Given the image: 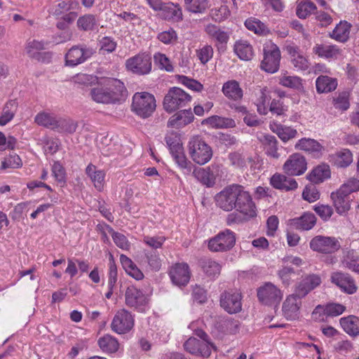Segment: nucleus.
Returning a JSON list of instances; mask_svg holds the SVG:
<instances>
[{
	"label": "nucleus",
	"mask_w": 359,
	"mask_h": 359,
	"mask_svg": "<svg viewBox=\"0 0 359 359\" xmlns=\"http://www.w3.org/2000/svg\"><path fill=\"white\" fill-rule=\"evenodd\" d=\"M205 123L214 128H233L236 126L235 121L232 118L212 116L205 120Z\"/></svg>",
	"instance_id": "nucleus-47"
},
{
	"label": "nucleus",
	"mask_w": 359,
	"mask_h": 359,
	"mask_svg": "<svg viewBox=\"0 0 359 359\" xmlns=\"http://www.w3.org/2000/svg\"><path fill=\"white\" fill-rule=\"evenodd\" d=\"M300 271L301 270L295 272L292 267L285 266L278 271V276L284 285L289 286L293 280L292 277L295 274L299 275Z\"/></svg>",
	"instance_id": "nucleus-53"
},
{
	"label": "nucleus",
	"mask_w": 359,
	"mask_h": 359,
	"mask_svg": "<svg viewBox=\"0 0 359 359\" xmlns=\"http://www.w3.org/2000/svg\"><path fill=\"white\" fill-rule=\"evenodd\" d=\"M171 154L175 163L180 168L187 169L189 172L191 171V163L186 158L182 147L180 149L175 150Z\"/></svg>",
	"instance_id": "nucleus-52"
},
{
	"label": "nucleus",
	"mask_w": 359,
	"mask_h": 359,
	"mask_svg": "<svg viewBox=\"0 0 359 359\" xmlns=\"http://www.w3.org/2000/svg\"><path fill=\"white\" fill-rule=\"evenodd\" d=\"M237 185H229L216 194L215 201L219 208L224 211H231L234 209Z\"/></svg>",
	"instance_id": "nucleus-16"
},
{
	"label": "nucleus",
	"mask_w": 359,
	"mask_h": 359,
	"mask_svg": "<svg viewBox=\"0 0 359 359\" xmlns=\"http://www.w3.org/2000/svg\"><path fill=\"white\" fill-rule=\"evenodd\" d=\"M57 118L53 114L41 112L35 116L34 121L39 126L55 130Z\"/></svg>",
	"instance_id": "nucleus-43"
},
{
	"label": "nucleus",
	"mask_w": 359,
	"mask_h": 359,
	"mask_svg": "<svg viewBox=\"0 0 359 359\" xmlns=\"http://www.w3.org/2000/svg\"><path fill=\"white\" fill-rule=\"evenodd\" d=\"M17 110V102L15 100L8 101L4 106L0 116V126H5L11 121Z\"/></svg>",
	"instance_id": "nucleus-48"
},
{
	"label": "nucleus",
	"mask_w": 359,
	"mask_h": 359,
	"mask_svg": "<svg viewBox=\"0 0 359 359\" xmlns=\"http://www.w3.org/2000/svg\"><path fill=\"white\" fill-rule=\"evenodd\" d=\"M235 243L234 233L226 229L209 240L208 249L212 252H226L234 246Z\"/></svg>",
	"instance_id": "nucleus-9"
},
{
	"label": "nucleus",
	"mask_w": 359,
	"mask_h": 359,
	"mask_svg": "<svg viewBox=\"0 0 359 359\" xmlns=\"http://www.w3.org/2000/svg\"><path fill=\"white\" fill-rule=\"evenodd\" d=\"M316 223V217L311 212H306L299 217L292 220V224L297 229L302 230H310Z\"/></svg>",
	"instance_id": "nucleus-34"
},
{
	"label": "nucleus",
	"mask_w": 359,
	"mask_h": 359,
	"mask_svg": "<svg viewBox=\"0 0 359 359\" xmlns=\"http://www.w3.org/2000/svg\"><path fill=\"white\" fill-rule=\"evenodd\" d=\"M270 129L283 142H287L294 138L297 134V131L295 129L276 123H271Z\"/></svg>",
	"instance_id": "nucleus-36"
},
{
	"label": "nucleus",
	"mask_w": 359,
	"mask_h": 359,
	"mask_svg": "<svg viewBox=\"0 0 359 359\" xmlns=\"http://www.w3.org/2000/svg\"><path fill=\"white\" fill-rule=\"evenodd\" d=\"M287 182L286 181V176L281 174H274L270 180V183L272 185V187L275 189H280V190H284L286 191H290V190H294L297 188V182L296 180H291L290 182V187H286L283 184L284 182Z\"/></svg>",
	"instance_id": "nucleus-42"
},
{
	"label": "nucleus",
	"mask_w": 359,
	"mask_h": 359,
	"mask_svg": "<svg viewBox=\"0 0 359 359\" xmlns=\"http://www.w3.org/2000/svg\"><path fill=\"white\" fill-rule=\"evenodd\" d=\"M336 212L343 215L348 212L351 208V196L343 189H339L337 191L332 192L330 196Z\"/></svg>",
	"instance_id": "nucleus-23"
},
{
	"label": "nucleus",
	"mask_w": 359,
	"mask_h": 359,
	"mask_svg": "<svg viewBox=\"0 0 359 359\" xmlns=\"http://www.w3.org/2000/svg\"><path fill=\"white\" fill-rule=\"evenodd\" d=\"M76 25L78 28L82 31H93L97 25V20L95 15L87 14L80 17L77 20Z\"/></svg>",
	"instance_id": "nucleus-45"
},
{
	"label": "nucleus",
	"mask_w": 359,
	"mask_h": 359,
	"mask_svg": "<svg viewBox=\"0 0 359 359\" xmlns=\"http://www.w3.org/2000/svg\"><path fill=\"white\" fill-rule=\"evenodd\" d=\"M306 161L304 156L294 154L288 158L283 165L285 173L290 176L301 175L306 170Z\"/></svg>",
	"instance_id": "nucleus-18"
},
{
	"label": "nucleus",
	"mask_w": 359,
	"mask_h": 359,
	"mask_svg": "<svg viewBox=\"0 0 359 359\" xmlns=\"http://www.w3.org/2000/svg\"><path fill=\"white\" fill-rule=\"evenodd\" d=\"M178 80L180 83L194 91L201 92L203 88V86L200 82L186 76H179Z\"/></svg>",
	"instance_id": "nucleus-58"
},
{
	"label": "nucleus",
	"mask_w": 359,
	"mask_h": 359,
	"mask_svg": "<svg viewBox=\"0 0 359 359\" xmlns=\"http://www.w3.org/2000/svg\"><path fill=\"white\" fill-rule=\"evenodd\" d=\"M257 297L265 305H277L283 298V292L275 285L267 283L258 289Z\"/></svg>",
	"instance_id": "nucleus-15"
},
{
	"label": "nucleus",
	"mask_w": 359,
	"mask_h": 359,
	"mask_svg": "<svg viewBox=\"0 0 359 359\" xmlns=\"http://www.w3.org/2000/svg\"><path fill=\"white\" fill-rule=\"evenodd\" d=\"M351 23L346 20H341L338 23L332 32L329 33V36L337 41L345 43L349 39Z\"/></svg>",
	"instance_id": "nucleus-28"
},
{
	"label": "nucleus",
	"mask_w": 359,
	"mask_h": 359,
	"mask_svg": "<svg viewBox=\"0 0 359 359\" xmlns=\"http://www.w3.org/2000/svg\"><path fill=\"white\" fill-rule=\"evenodd\" d=\"M144 261L148 264L151 269L158 271L161 266V259L157 251L144 250Z\"/></svg>",
	"instance_id": "nucleus-49"
},
{
	"label": "nucleus",
	"mask_w": 359,
	"mask_h": 359,
	"mask_svg": "<svg viewBox=\"0 0 359 359\" xmlns=\"http://www.w3.org/2000/svg\"><path fill=\"white\" fill-rule=\"evenodd\" d=\"M126 304L130 307H134L139 311H143L148 302L146 295L133 285L128 287L126 294Z\"/></svg>",
	"instance_id": "nucleus-20"
},
{
	"label": "nucleus",
	"mask_w": 359,
	"mask_h": 359,
	"mask_svg": "<svg viewBox=\"0 0 359 359\" xmlns=\"http://www.w3.org/2000/svg\"><path fill=\"white\" fill-rule=\"evenodd\" d=\"M234 209L246 217L251 219L257 216V207L252 201V198L245 188L241 185H237Z\"/></svg>",
	"instance_id": "nucleus-4"
},
{
	"label": "nucleus",
	"mask_w": 359,
	"mask_h": 359,
	"mask_svg": "<svg viewBox=\"0 0 359 359\" xmlns=\"http://www.w3.org/2000/svg\"><path fill=\"white\" fill-rule=\"evenodd\" d=\"M280 83L285 87L294 89H299L302 87V79L298 76H283L280 79Z\"/></svg>",
	"instance_id": "nucleus-60"
},
{
	"label": "nucleus",
	"mask_w": 359,
	"mask_h": 359,
	"mask_svg": "<svg viewBox=\"0 0 359 359\" xmlns=\"http://www.w3.org/2000/svg\"><path fill=\"white\" fill-rule=\"evenodd\" d=\"M322 283V278L319 274L310 273L302 276L294 286L293 291L305 298L311 291L317 288Z\"/></svg>",
	"instance_id": "nucleus-8"
},
{
	"label": "nucleus",
	"mask_w": 359,
	"mask_h": 359,
	"mask_svg": "<svg viewBox=\"0 0 359 359\" xmlns=\"http://www.w3.org/2000/svg\"><path fill=\"white\" fill-rule=\"evenodd\" d=\"M169 275L173 284L177 286L187 285L190 280V271L189 265L186 263H177L172 266Z\"/></svg>",
	"instance_id": "nucleus-22"
},
{
	"label": "nucleus",
	"mask_w": 359,
	"mask_h": 359,
	"mask_svg": "<svg viewBox=\"0 0 359 359\" xmlns=\"http://www.w3.org/2000/svg\"><path fill=\"white\" fill-rule=\"evenodd\" d=\"M342 264L346 268L359 273V256L354 250H350L346 252Z\"/></svg>",
	"instance_id": "nucleus-44"
},
{
	"label": "nucleus",
	"mask_w": 359,
	"mask_h": 359,
	"mask_svg": "<svg viewBox=\"0 0 359 359\" xmlns=\"http://www.w3.org/2000/svg\"><path fill=\"white\" fill-rule=\"evenodd\" d=\"M45 48L43 41L36 40L29 41L26 46V52L31 57H35L38 51Z\"/></svg>",
	"instance_id": "nucleus-59"
},
{
	"label": "nucleus",
	"mask_w": 359,
	"mask_h": 359,
	"mask_svg": "<svg viewBox=\"0 0 359 359\" xmlns=\"http://www.w3.org/2000/svg\"><path fill=\"white\" fill-rule=\"evenodd\" d=\"M309 246L312 250L319 253L332 254L340 249L341 244L335 237L316 236L311 240Z\"/></svg>",
	"instance_id": "nucleus-7"
},
{
	"label": "nucleus",
	"mask_w": 359,
	"mask_h": 359,
	"mask_svg": "<svg viewBox=\"0 0 359 359\" xmlns=\"http://www.w3.org/2000/svg\"><path fill=\"white\" fill-rule=\"evenodd\" d=\"M156 100L153 95L147 93H136L133 97L132 109L139 116L147 118L156 109Z\"/></svg>",
	"instance_id": "nucleus-5"
},
{
	"label": "nucleus",
	"mask_w": 359,
	"mask_h": 359,
	"mask_svg": "<svg viewBox=\"0 0 359 359\" xmlns=\"http://www.w3.org/2000/svg\"><path fill=\"white\" fill-rule=\"evenodd\" d=\"M303 297L293 292L287 295L283 302L282 312L284 317L289 320H294L299 318L302 306Z\"/></svg>",
	"instance_id": "nucleus-12"
},
{
	"label": "nucleus",
	"mask_w": 359,
	"mask_h": 359,
	"mask_svg": "<svg viewBox=\"0 0 359 359\" xmlns=\"http://www.w3.org/2000/svg\"><path fill=\"white\" fill-rule=\"evenodd\" d=\"M235 53L242 60L248 61L253 57V49L252 46L246 41H236L234 48Z\"/></svg>",
	"instance_id": "nucleus-37"
},
{
	"label": "nucleus",
	"mask_w": 359,
	"mask_h": 359,
	"mask_svg": "<svg viewBox=\"0 0 359 359\" xmlns=\"http://www.w3.org/2000/svg\"><path fill=\"white\" fill-rule=\"evenodd\" d=\"M126 92L123 83L120 80L107 78L90 91L92 99L97 103L110 104L119 101Z\"/></svg>",
	"instance_id": "nucleus-1"
},
{
	"label": "nucleus",
	"mask_w": 359,
	"mask_h": 359,
	"mask_svg": "<svg viewBox=\"0 0 359 359\" xmlns=\"http://www.w3.org/2000/svg\"><path fill=\"white\" fill-rule=\"evenodd\" d=\"M194 119V116L191 109L180 110L169 118L168 127L180 128L191 123Z\"/></svg>",
	"instance_id": "nucleus-25"
},
{
	"label": "nucleus",
	"mask_w": 359,
	"mask_h": 359,
	"mask_svg": "<svg viewBox=\"0 0 359 359\" xmlns=\"http://www.w3.org/2000/svg\"><path fill=\"white\" fill-rule=\"evenodd\" d=\"M316 8L314 3L308 1L297 6V15L299 18L305 19L311 11Z\"/></svg>",
	"instance_id": "nucleus-62"
},
{
	"label": "nucleus",
	"mask_w": 359,
	"mask_h": 359,
	"mask_svg": "<svg viewBox=\"0 0 359 359\" xmlns=\"http://www.w3.org/2000/svg\"><path fill=\"white\" fill-rule=\"evenodd\" d=\"M261 141L266 150L267 155L275 158H278V141L276 137L271 135H264Z\"/></svg>",
	"instance_id": "nucleus-46"
},
{
	"label": "nucleus",
	"mask_w": 359,
	"mask_h": 359,
	"mask_svg": "<svg viewBox=\"0 0 359 359\" xmlns=\"http://www.w3.org/2000/svg\"><path fill=\"white\" fill-rule=\"evenodd\" d=\"M95 53L92 48L74 46L65 55L66 65L75 67L84 62Z\"/></svg>",
	"instance_id": "nucleus-14"
},
{
	"label": "nucleus",
	"mask_w": 359,
	"mask_h": 359,
	"mask_svg": "<svg viewBox=\"0 0 359 359\" xmlns=\"http://www.w3.org/2000/svg\"><path fill=\"white\" fill-rule=\"evenodd\" d=\"M165 241L164 236H145L143 238V242L147 246L151 248V250L156 251L157 249L161 248L163 243Z\"/></svg>",
	"instance_id": "nucleus-56"
},
{
	"label": "nucleus",
	"mask_w": 359,
	"mask_h": 359,
	"mask_svg": "<svg viewBox=\"0 0 359 359\" xmlns=\"http://www.w3.org/2000/svg\"><path fill=\"white\" fill-rule=\"evenodd\" d=\"M295 147L300 150H304L317 158L320 157L324 151L323 146L318 141L311 138H302L299 140L296 144Z\"/></svg>",
	"instance_id": "nucleus-26"
},
{
	"label": "nucleus",
	"mask_w": 359,
	"mask_h": 359,
	"mask_svg": "<svg viewBox=\"0 0 359 359\" xmlns=\"http://www.w3.org/2000/svg\"><path fill=\"white\" fill-rule=\"evenodd\" d=\"M22 165V161L18 155H9L1 162V168H18Z\"/></svg>",
	"instance_id": "nucleus-57"
},
{
	"label": "nucleus",
	"mask_w": 359,
	"mask_h": 359,
	"mask_svg": "<svg viewBox=\"0 0 359 359\" xmlns=\"http://www.w3.org/2000/svg\"><path fill=\"white\" fill-rule=\"evenodd\" d=\"M330 280L345 293L352 294L358 290L355 280L348 273L341 271L334 272L331 275Z\"/></svg>",
	"instance_id": "nucleus-21"
},
{
	"label": "nucleus",
	"mask_w": 359,
	"mask_h": 359,
	"mask_svg": "<svg viewBox=\"0 0 359 359\" xmlns=\"http://www.w3.org/2000/svg\"><path fill=\"white\" fill-rule=\"evenodd\" d=\"M333 104L334 107L339 110H347L350 107V104L346 94L344 93L339 94L337 97L334 98Z\"/></svg>",
	"instance_id": "nucleus-64"
},
{
	"label": "nucleus",
	"mask_w": 359,
	"mask_h": 359,
	"mask_svg": "<svg viewBox=\"0 0 359 359\" xmlns=\"http://www.w3.org/2000/svg\"><path fill=\"white\" fill-rule=\"evenodd\" d=\"M191 100V96L180 88L173 87L169 89L163 102V109L172 113L186 107Z\"/></svg>",
	"instance_id": "nucleus-3"
},
{
	"label": "nucleus",
	"mask_w": 359,
	"mask_h": 359,
	"mask_svg": "<svg viewBox=\"0 0 359 359\" xmlns=\"http://www.w3.org/2000/svg\"><path fill=\"white\" fill-rule=\"evenodd\" d=\"M340 325L344 332L351 337L359 335V318L355 316H348L341 318Z\"/></svg>",
	"instance_id": "nucleus-30"
},
{
	"label": "nucleus",
	"mask_w": 359,
	"mask_h": 359,
	"mask_svg": "<svg viewBox=\"0 0 359 359\" xmlns=\"http://www.w3.org/2000/svg\"><path fill=\"white\" fill-rule=\"evenodd\" d=\"M303 198L309 202H314L320 197V194L313 184L306 186L302 193Z\"/></svg>",
	"instance_id": "nucleus-61"
},
{
	"label": "nucleus",
	"mask_w": 359,
	"mask_h": 359,
	"mask_svg": "<svg viewBox=\"0 0 359 359\" xmlns=\"http://www.w3.org/2000/svg\"><path fill=\"white\" fill-rule=\"evenodd\" d=\"M241 294L236 292H224L220 297V306L229 313H236L241 311Z\"/></svg>",
	"instance_id": "nucleus-19"
},
{
	"label": "nucleus",
	"mask_w": 359,
	"mask_h": 359,
	"mask_svg": "<svg viewBox=\"0 0 359 359\" xmlns=\"http://www.w3.org/2000/svg\"><path fill=\"white\" fill-rule=\"evenodd\" d=\"M219 173L220 168L217 164H211L206 168H195L193 172V175L197 180L207 187H212L215 185L216 178Z\"/></svg>",
	"instance_id": "nucleus-17"
},
{
	"label": "nucleus",
	"mask_w": 359,
	"mask_h": 359,
	"mask_svg": "<svg viewBox=\"0 0 359 359\" xmlns=\"http://www.w3.org/2000/svg\"><path fill=\"white\" fill-rule=\"evenodd\" d=\"M199 266L205 275L210 278H215L219 276L222 268L219 263L210 258L201 259Z\"/></svg>",
	"instance_id": "nucleus-33"
},
{
	"label": "nucleus",
	"mask_w": 359,
	"mask_h": 359,
	"mask_svg": "<svg viewBox=\"0 0 359 359\" xmlns=\"http://www.w3.org/2000/svg\"><path fill=\"white\" fill-rule=\"evenodd\" d=\"M187 11L194 13H204L208 8V0H184Z\"/></svg>",
	"instance_id": "nucleus-50"
},
{
	"label": "nucleus",
	"mask_w": 359,
	"mask_h": 359,
	"mask_svg": "<svg viewBox=\"0 0 359 359\" xmlns=\"http://www.w3.org/2000/svg\"><path fill=\"white\" fill-rule=\"evenodd\" d=\"M331 172L328 165L321 164L314 168L307 175V179L314 184H319L330 177Z\"/></svg>",
	"instance_id": "nucleus-29"
},
{
	"label": "nucleus",
	"mask_w": 359,
	"mask_h": 359,
	"mask_svg": "<svg viewBox=\"0 0 359 359\" xmlns=\"http://www.w3.org/2000/svg\"><path fill=\"white\" fill-rule=\"evenodd\" d=\"M280 51L274 43H269L264 47V59L261 62V68L268 73L276 72L280 66Z\"/></svg>",
	"instance_id": "nucleus-6"
},
{
	"label": "nucleus",
	"mask_w": 359,
	"mask_h": 359,
	"mask_svg": "<svg viewBox=\"0 0 359 359\" xmlns=\"http://www.w3.org/2000/svg\"><path fill=\"white\" fill-rule=\"evenodd\" d=\"M78 128V122L69 118L58 117L55 130L58 133L73 134Z\"/></svg>",
	"instance_id": "nucleus-39"
},
{
	"label": "nucleus",
	"mask_w": 359,
	"mask_h": 359,
	"mask_svg": "<svg viewBox=\"0 0 359 359\" xmlns=\"http://www.w3.org/2000/svg\"><path fill=\"white\" fill-rule=\"evenodd\" d=\"M205 32L210 37L221 44H226L229 39L227 32L221 30L217 26L208 24L205 28Z\"/></svg>",
	"instance_id": "nucleus-40"
},
{
	"label": "nucleus",
	"mask_w": 359,
	"mask_h": 359,
	"mask_svg": "<svg viewBox=\"0 0 359 359\" xmlns=\"http://www.w3.org/2000/svg\"><path fill=\"white\" fill-rule=\"evenodd\" d=\"M231 164L238 168H243L246 166V161L245 156L239 151H234L229 153L228 156Z\"/></svg>",
	"instance_id": "nucleus-63"
},
{
	"label": "nucleus",
	"mask_w": 359,
	"mask_h": 359,
	"mask_svg": "<svg viewBox=\"0 0 359 359\" xmlns=\"http://www.w3.org/2000/svg\"><path fill=\"white\" fill-rule=\"evenodd\" d=\"M133 326V317L126 309L118 311L111 323V330L118 334L128 333L132 330Z\"/></svg>",
	"instance_id": "nucleus-13"
},
{
	"label": "nucleus",
	"mask_w": 359,
	"mask_h": 359,
	"mask_svg": "<svg viewBox=\"0 0 359 359\" xmlns=\"http://www.w3.org/2000/svg\"><path fill=\"white\" fill-rule=\"evenodd\" d=\"M160 8L157 11H161L160 15L165 20L178 22L182 20V11L178 5L172 3H163L160 5Z\"/></svg>",
	"instance_id": "nucleus-24"
},
{
	"label": "nucleus",
	"mask_w": 359,
	"mask_h": 359,
	"mask_svg": "<svg viewBox=\"0 0 359 359\" xmlns=\"http://www.w3.org/2000/svg\"><path fill=\"white\" fill-rule=\"evenodd\" d=\"M100 51L103 53H113L117 46L116 41L111 36H104L98 41Z\"/></svg>",
	"instance_id": "nucleus-54"
},
{
	"label": "nucleus",
	"mask_w": 359,
	"mask_h": 359,
	"mask_svg": "<svg viewBox=\"0 0 359 359\" xmlns=\"http://www.w3.org/2000/svg\"><path fill=\"white\" fill-rule=\"evenodd\" d=\"M183 346L188 353L203 358H208L212 349L216 350V346L211 341H201L193 337H189Z\"/></svg>",
	"instance_id": "nucleus-11"
},
{
	"label": "nucleus",
	"mask_w": 359,
	"mask_h": 359,
	"mask_svg": "<svg viewBox=\"0 0 359 359\" xmlns=\"http://www.w3.org/2000/svg\"><path fill=\"white\" fill-rule=\"evenodd\" d=\"M128 71L137 75L148 74L151 71V57L147 53H139L126 61Z\"/></svg>",
	"instance_id": "nucleus-10"
},
{
	"label": "nucleus",
	"mask_w": 359,
	"mask_h": 359,
	"mask_svg": "<svg viewBox=\"0 0 359 359\" xmlns=\"http://www.w3.org/2000/svg\"><path fill=\"white\" fill-rule=\"evenodd\" d=\"M316 90L318 93H326L334 90L337 87V81L327 76H320L316 81Z\"/></svg>",
	"instance_id": "nucleus-35"
},
{
	"label": "nucleus",
	"mask_w": 359,
	"mask_h": 359,
	"mask_svg": "<svg viewBox=\"0 0 359 359\" xmlns=\"http://www.w3.org/2000/svg\"><path fill=\"white\" fill-rule=\"evenodd\" d=\"M86 173L90 178L94 187L99 191H102L104 184V172L101 170H97L95 165L89 164L86 169Z\"/></svg>",
	"instance_id": "nucleus-31"
},
{
	"label": "nucleus",
	"mask_w": 359,
	"mask_h": 359,
	"mask_svg": "<svg viewBox=\"0 0 359 359\" xmlns=\"http://www.w3.org/2000/svg\"><path fill=\"white\" fill-rule=\"evenodd\" d=\"M248 29L253 31L255 34L266 35L269 33L268 27L259 20L248 19L245 22Z\"/></svg>",
	"instance_id": "nucleus-51"
},
{
	"label": "nucleus",
	"mask_w": 359,
	"mask_h": 359,
	"mask_svg": "<svg viewBox=\"0 0 359 359\" xmlns=\"http://www.w3.org/2000/svg\"><path fill=\"white\" fill-rule=\"evenodd\" d=\"M334 165L337 168H346L353 161V156L349 149H343L332 156Z\"/></svg>",
	"instance_id": "nucleus-38"
},
{
	"label": "nucleus",
	"mask_w": 359,
	"mask_h": 359,
	"mask_svg": "<svg viewBox=\"0 0 359 359\" xmlns=\"http://www.w3.org/2000/svg\"><path fill=\"white\" fill-rule=\"evenodd\" d=\"M222 92L229 99L235 101L243 97V90L241 88L238 82L235 80L224 83L222 86Z\"/></svg>",
	"instance_id": "nucleus-32"
},
{
	"label": "nucleus",
	"mask_w": 359,
	"mask_h": 359,
	"mask_svg": "<svg viewBox=\"0 0 359 359\" xmlns=\"http://www.w3.org/2000/svg\"><path fill=\"white\" fill-rule=\"evenodd\" d=\"M187 150L191 160L201 165L208 163L213 155L212 147L199 135L190 138Z\"/></svg>",
	"instance_id": "nucleus-2"
},
{
	"label": "nucleus",
	"mask_w": 359,
	"mask_h": 359,
	"mask_svg": "<svg viewBox=\"0 0 359 359\" xmlns=\"http://www.w3.org/2000/svg\"><path fill=\"white\" fill-rule=\"evenodd\" d=\"M98 345L104 352L110 353L116 352L119 347L117 339L109 334H105L100 337L98 340Z\"/></svg>",
	"instance_id": "nucleus-41"
},
{
	"label": "nucleus",
	"mask_w": 359,
	"mask_h": 359,
	"mask_svg": "<svg viewBox=\"0 0 359 359\" xmlns=\"http://www.w3.org/2000/svg\"><path fill=\"white\" fill-rule=\"evenodd\" d=\"M313 52L320 57L325 59H337L341 55V50L336 45L325 43L316 44Z\"/></svg>",
	"instance_id": "nucleus-27"
},
{
	"label": "nucleus",
	"mask_w": 359,
	"mask_h": 359,
	"mask_svg": "<svg viewBox=\"0 0 359 359\" xmlns=\"http://www.w3.org/2000/svg\"><path fill=\"white\" fill-rule=\"evenodd\" d=\"M323 306L327 317L338 316L342 314L346 309L344 305L338 303H329Z\"/></svg>",
	"instance_id": "nucleus-55"
}]
</instances>
